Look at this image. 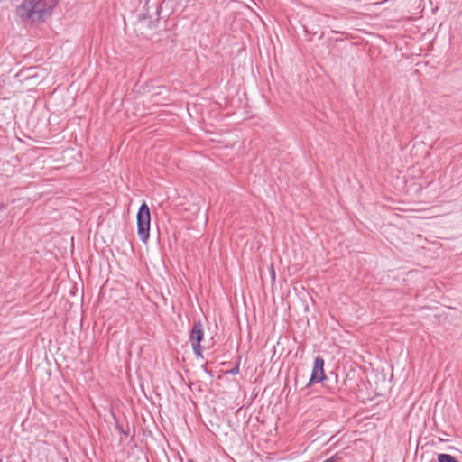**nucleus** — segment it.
<instances>
[{"label":"nucleus","mask_w":462,"mask_h":462,"mask_svg":"<svg viewBox=\"0 0 462 462\" xmlns=\"http://www.w3.org/2000/svg\"><path fill=\"white\" fill-rule=\"evenodd\" d=\"M187 110L189 111V104H188ZM190 114V112H189Z\"/></svg>","instance_id":"nucleus-9"},{"label":"nucleus","mask_w":462,"mask_h":462,"mask_svg":"<svg viewBox=\"0 0 462 462\" xmlns=\"http://www.w3.org/2000/svg\"><path fill=\"white\" fill-rule=\"evenodd\" d=\"M3 0H0V3L2 2Z\"/></svg>","instance_id":"nucleus-11"},{"label":"nucleus","mask_w":462,"mask_h":462,"mask_svg":"<svg viewBox=\"0 0 462 462\" xmlns=\"http://www.w3.org/2000/svg\"><path fill=\"white\" fill-rule=\"evenodd\" d=\"M189 462H194L192 459H189Z\"/></svg>","instance_id":"nucleus-10"},{"label":"nucleus","mask_w":462,"mask_h":462,"mask_svg":"<svg viewBox=\"0 0 462 462\" xmlns=\"http://www.w3.org/2000/svg\"><path fill=\"white\" fill-rule=\"evenodd\" d=\"M341 457L338 454H335L334 456L330 457L329 458L326 459L323 462H340Z\"/></svg>","instance_id":"nucleus-6"},{"label":"nucleus","mask_w":462,"mask_h":462,"mask_svg":"<svg viewBox=\"0 0 462 462\" xmlns=\"http://www.w3.org/2000/svg\"><path fill=\"white\" fill-rule=\"evenodd\" d=\"M137 234L140 239L146 243L150 236L151 212L146 202H143L136 215Z\"/></svg>","instance_id":"nucleus-2"},{"label":"nucleus","mask_w":462,"mask_h":462,"mask_svg":"<svg viewBox=\"0 0 462 462\" xmlns=\"http://www.w3.org/2000/svg\"><path fill=\"white\" fill-rule=\"evenodd\" d=\"M120 430L125 435V436H128V432L127 431H124L122 429H120Z\"/></svg>","instance_id":"nucleus-8"},{"label":"nucleus","mask_w":462,"mask_h":462,"mask_svg":"<svg viewBox=\"0 0 462 462\" xmlns=\"http://www.w3.org/2000/svg\"><path fill=\"white\" fill-rule=\"evenodd\" d=\"M189 341L196 356H202V347L200 346V342L202 341V328L199 319L194 324L190 331Z\"/></svg>","instance_id":"nucleus-3"},{"label":"nucleus","mask_w":462,"mask_h":462,"mask_svg":"<svg viewBox=\"0 0 462 462\" xmlns=\"http://www.w3.org/2000/svg\"><path fill=\"white\" fill-rule=\"evenodd\" d=\"M438 462H459L453 456L449 454H439L438 456Z\"/></svg>","instance_id":"nucleus-5"},{"label":"nucleus","mask_w":462,"mask_h":462,"mask_svg":"<svg viewBox=\"0 0 462 462\" xmlns=\"http://www.w3.org/2000/svg\"><path fill=\"white\" fill-rule=\"evenodd\" d=\"M237 372H238V366H236L235 368H233V369L230 371V373H231V374H236Z\"/></svg>","instance_id":"nucleus-7"},{"label":"nucleus","mask_w":462,"mask_h":462,"mask_svg":"<svg viewBox=\"0 0 462 462\" xmlns=\"http://www.w3.org/2000/svg\"><path fill=\"white\" fill-rule=\"evenodd\" d=\"M323 367L324 359L320 356H317L314 360L311 376L307 384L308 386L312 383H320L326 378Z\"/></svg>","instance_id":"nucleus-4"},{"label":"nucleus","mask_w":462,"mask_h":462,"mask_svg":"<svg viewBox=\"0 0 462 462\" xmlns=\"http://www.w3.org/2000/svg\"><path fill=\"white\" fill-rule=\"evenodd\" d=\"M56 3L57 0H24L16 9V20L24 24L44 21Z\"/></svg>","instance_id":"nucleus-1"}]
</instances>
